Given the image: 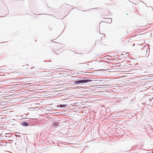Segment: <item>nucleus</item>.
Returning a JSON list of instances; mask_svg holds the SVG:
<instances>
[{"instance_id":"nucleus-4","label":"nucleus","mask_w":153,"mask_h":153,"mask_svg":"<svg viewBox=\"0 0 153 153\" xmlns=\"http://www.w3.org/2000/svg\"><path fill=\"white\" fill-rule=\"evenodd\" d=\"M66 105H59V107H65Z\"/></svg>"},{"instance_id":"nucleus-1","label":"nucleus","mask_w":153,"mask_h":153,"mask_svg":"<svg viewBox=\"0 0 153 153\" xmlns=\"http://www.w3.org/2000/svg\"><path fill=\"white\" fill-rule=\"evenodd\" d=\"M91 81V79H84L76 81L75 82V83L76 84H80L90 82Z\"/></svg>"},{"instance_id":"nucleus-2","label":"nucleus","mask_w":153,"mask_h":153,"mask_svg":"<svg viewBox=\"0 0 153 153\" xmlns=\"http://www.w3.org/2000/svg\"><path fill=\"white\" fill-rule=\"evenodd\" d=\"M22 125L24 126H28V123H22Z\"/></svg>"},{"instance_id":"nucleus-3","label":"nucleus","mask_w":153,"mask_h":153,"mask_svg":"<svg viewBox=\"0 0 153 153\" xmlns=\"http://www.w3.org/2000/svg\"><path fill=\"white\" fill-rule=\"evenodd\" d=\"M108 13H109V10H108V12L107 13H106L105 12H104L103 15H102V16H106V15L107 16L108 14Z\"/></svg>"}]
</instances>
